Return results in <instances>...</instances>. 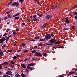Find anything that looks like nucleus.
Here are the masks:
<instances>
[{
  "instance_id": "32",
  "label": "nucleus",
  "mask_w": 77,
  "mask_h": 77,
  "mask_svg": "<svg viewBox=\"0 0 77 77\" xmlns=\"http://www.w3.org/2000/svg\"><path fill=\"white\" fill-rule=\"evenodd\" d=\"M69 29V28H64L63 29V30L65 31V30H68Z\"/></svg>"
},
{
  "instance_id": "27",
  "label": "nucleus",
  "mask_w": 77,
  "mask_h": 77,
  "mask_svg": "<svg viewBox=\"0 0 77 77\" xmlns=\"http://www.w3.org/2000/svg\"><path fill=\"white\" fill-rule=\"evenodd\" d=\"M21 75L22 77H26V76L25 75H24V74H23V73L21 74Z\"/></svg>"
},
{
  "instance_id": "24",
  "label": "nucleus",
  "mask_w": 77,
  "mask_h": 77,
  "mask_svg": "<svg viewBox=\"0 0 77 77\" xmlns=\"http://www.w3.org/2000/svg\"><path fill=\"white\" fill-rule=\"evenodd\" d=\"M20 18V17L19 16H17L15 17V20H18Z\"/></svg>"
},
{
  "instance_id": "52",
  "label": "nucleus",
  "mask_w": 77,
  "mask_h": 77,
  "mask_svg": "<svg viewBox=\"0 0 77 77\" xmlns=\"http://www.w3.org/2000/svg\"><path fill=\"white\" fill-rule=\"evenodd\" d=\"M17 31V32H18L19 31H20V29L19 28H17V29H16Z\"/></svg>"
},
{
  "instance_id": "36",
  "label": "nucleus",
  "mask_w": 77,
  "mask_h": 77,
  "mask_svg": "<svg viewBox=\"0 0 77 77\" xmlns=\"http://www.w3.org/2000/svg\"><path fill=\"white\" fill-rule=\"evenodd\" d=\"M46 53H44V54H43V55H44L43 56H47V54H46Z\"/></svg>"
},
{
  "instance_id": "7",
  "label": "nucleus",
  "mask_w": 77,
  "mask_h": 77,
  "mask_svg": "<svg viewBox=\"0 0 77 77\" xmlns=\"http://www.w3.org/2000/svg\"><path fill=\"white\" fill-rule=\"evenodd\" d=\"M51 17H52V15H47L46 16V18H47V19H49L50 18H51Z\"/></svg>"
},
{
  "instance_id": "50",
  "label": "nucleus",
  "mask_w": 77,
  "mask_h": 77,
  "mask_svg": "<svg viewBox=\"0 0 77 77\" xmlns=\"http://www.w3.org/2000/svg\"><path fill=\"white\" fill-rule=\"evenodd\" d=\"M23 25H25V23H23L22 24H21V26L22 27H23Z\"/></svg>"
},
{
  "instance_id": "30",
  "label": "nucleus",
  "mask_w": 77,
  "mask_h": 77,
  "mask_svg": "<svg viewBox=\"0 0 77 77\" xmlns=\"http://www.w3.org/2000/svg\"><path fill=\"white\" fill-rule=\"evenodd\" d=\"M0 43H3V42L2 40V39H0Z\"/></svg>"
},
{
  "instance_id": "29",
  "label": "nucleus",
  "mask_w": 77,
  "mask_h": 77,
  "mask_svg": "<svg viewBox=\"0 0 77 77\" xmlns=\"http://www.w3.org/2000/svg\"><path fill=\"white\" fill-rule=\"evenodd\" d=\"M36 17V15H35L34 16H33L32 18V19H34V18H35Z\"/></svg>"
},
{
  "instance_id": "58",
  "label": "nucleus",
  "mask_w": 77,
  "mask_h": 77,
  "mask_svg": "<svg viewBox=\"0 0 77 77\" xmlns=\"http://www.w3.org/2000/svg\"><path fill=\"white\" fill-rule=\"evenodd\" d=\"M31 41H33V42H34L35 41V40L32 39L31 40Z\"/></svg>"
},
{
  "instance_id": "21",
  "label": "nucleus",
  "mask_w": 77,
  "mask_h": 77,
  "mask_svg": "<svg viewBox=\"0 0 77 77\" xmlns=\"http://www.w3.org/2000/svg\"><path fill=\"white\" fill-rule=\"evenodd\" d=\"M34 39H39V36L35 37Z\"/></svg>"
},
{
  "instance_id": "51",
  "label": "nucleus",
  "mask_w": 77,
  "mask_h": 77,
  "mask_svg": "<svg viewBox=\"0 0 77 77\" xmlns=\"http://www.w3.org/2000/svg\"><path fill=\"white\" fill-rule=\"evenodd\" d=\"M9 30H10V29H7L6 30V32H8V31H9Z\"/></svg>"
},
{
  "instance_id": "34",
  "label": "nucleus",
  "mask_w": 77,
  "mask_h": 77,
  "mask_svg": "<svg viewBox=\"0 0 77 77\" xmlns=\"http://www.w3.org/2000/svg\"><path fill=\"white\" fill-rule=\"evenodd\" d=\"M6 47V45H3L2 47V48L3 49H3H4V47Z\"/></svg>"
},
{
  "instance_id": "45",
  "label": "nucleus",
  "mask_w": 77,
  "mask_h": 77,
  "mask_svg": "<svg viewBox=\"0 0 77 77\" xmlns=\"http://www.w3.org/2000/svg\"><path fill=\"white\" fill-rule=\"evenodd\" d=\"M34 21H37V18L36 17L34 19Z\"/></svg>"
},
{
  "instance_id": "9",
  "label": "nucleus",
  "mask_w": 77,
  "mask_h": 77,
  "mask_svg": "<svg viewBox=\"0 0 77 77\" xmlns=\"http://www.w3.org/2000/svg\"><path fill=\"white\" fill-rule=\"evenodd\" d=\"M65 23L67 24H68V23H69V21L68 19H66L65 21Z\"/></svg>"
},
{
  "instance_id": "38",
  "label": "nucleus",
  "mask_w": 77,
  "mask_h": 77,
  "mask_svg": "<svg viewBox=\"0 0 77 77\" xmlns=\"http://www.w3.org/2000/svg\"><path fill=\"white\" fill-rule=\"evenodd\" d=\"M8 18V17H6L4 18V20H7Z\"/></svg>"
},
{
  "instance_id": "23",
  "label": "nucleus",
  "mask_w": 77,
  "mask_h": 77,
  "mask_svg": "<svg viewBox=\"0 0 77 77\" xmlns=\"http://www.w3.org/2000/svg\"><path fill=\"white\" fill-rule=\"evenodd\" d=\"M61 42L60 41H58L55 43V44H60Z\"/></svg>"
},
{
  "instance_id": "4",
  "label": "nucleus",
  "mask_w": 77,
  "mask_h": 77,
  "mask_svg": "<svg viewBox=\"0 0 77 77\" xmlns=\"http://www.w3.org/2000/svg\"><path fill=\"white\" fill-rule=\"evenodd\" d=\"M35 55L36 56L38 57H42V55L41 54L37 52L35 53Z\"/></svg>"
},
{
  "instance_id": "6",
  "label": "nucleus",
  "mask_w": 77,
  "mask_h": 77,
  "mask_svg": "<svg viewBox=\"0 0 77 77\" xmlns=\"http://www.w3.org/2000/svg\"><path fill=\"white\" fill-rule=\"evenodd\" d=\"M48 25V24L47 23H45V24H44L42 27V29H45L46 27H47V26Z\"/></svg>"
},
{
  "instance_id": "42",
  "label": "nucleus",
  "mask_w": 77,
  "mask_h": 77,
  "mask_svg": "<svg viewBox=\"0 0 77 77\" xmlns=\"http://www.w3.org/2000/svg\"><path fill=\"white\" fill-rule=\"evenodd\" d=\"M4 52L3 51H0V54L2 55V54H3Z\"/></svg>"
},
{
  "instance_id": "43",
  "label": "nucleus",
  "mask_w": 77,
  "mask_h": 77,
  "mask_svg": "<svg viewBox=\"0 0 77 77\" xmlns=\"http://www.w3.org/2000/svg\"><path fill=\"white\" fill-rule=\"evenodd\" d=\"M8 52H12V51L11 50H8Z\"/></svg>"
},
{
  "instance_id": "40",
  "label": "nucleus",
  "mask_w": 77,
  "mask_h": 77,
  "mask_svg": "<svg viewBox=\"0 0 77 77\" xmlns=\"http://www.w3.org/2000/svg\"><path fill=\"white\" fill-rule=\"evenodd\" d=\"M12 16H11L10 15H9L8 16V18H11L12 17Z\"/></svg>"
},
{
  "instance_id": "39",
  "label": "nucleus",
  "mask_w": 77,
  "mask_h": 77,
  "mask_svg": "<svg viewBox=\"0 0 77 77\" xmlns=\"http://www.w3.org/2000/svg\"><path fill=\"white\" fill-rule=\"evenodd\" d=\"M13 58L14 59H16L17 58V57L14 56L13 57Z\"/></svg>"
},
{
  "instance_id": "60",
  "label": "nucleus",
  "mask_w": 77,
  "mask_h": 77,
  "mask_svg": "<svg viewBox=\"0 0 77 77\" xmlns=\"http://www.w3.org/2000/svg\"><path fill=\"white\" fill-rule=\"evenodd\" d=\"M34 48H38V46H34Z\"/></svg>"
},
{
  "instance_id": "5",
  "label": "nucleus",
  "mask_w": 77,
  "mask_h": 77,
  "mask_svg": "<svg viewBox=\"0 0 77 77\" xmlns=\"http://www.w3.org/2000/svg\"><path fill=\"white\" fill-rule=\"evenodd\" d=\"M6 74L7 75H12V73L11 71H8L6 72Z\"/></svg>"
},
{
  "instance_id": "54",
  "label": "nucleus",
  "mask_w": 77,
  "mask_h": 77,
  "mask_svg": "<svg viewBox=\"0 0 77 77\" xmlns=\"http://www.w3.org/2000/svg\"><path fill=\"white\" fill-rule=\"evenodd\" d=\"M38 46H42V43H40V44H38Z\"/></svg>"
},
{
  "instance_id": "13",
  "label": "nucleus",
  "mask_w": 77,
  "mask_h": 77,
  "mask_svg": "<svg viewBox=\"0 0 77 77\" xmlns=\"http://www.w3.org/2000/svg\"><path fill=\"white\" fill-rule=\"evenodd\" d=\"M20 14V13H17V14L13 15V16L12 17L14 18V17H17V16H18V15H19Z\"/></svg>"
},
{
  "instance_id": "26",
  "label": "nucleus",
  "mask_w": 77,
  "mask_h": 77,
  "mask_svg": "<svg viewBox=\"0 0 77 77\" xmlns=\"http://www.w3.org/2000/svg\"><path fill=\"white\" fill-rule=\"evenodd\" d=\"M22 45L23 47H25L26 46V43H22Z\"/></svg>"
},
{
  "instance_id": "31",
  "label": "nucleus",
  "mask_w": 77,
  "mask_h": 77,
  "mask_svg": "<svg viewBox=\"0 0 77 77\" xmlns=\"http://www.w3.org/2000/svg\"><path fill=\"white\" fill-rule=\"evenodd\" d=\"M36 51L35 50L32 51L31 52L32 53H35Z\"/></svg>"
},
{
  "instance_id": "1",
  "label": "nucleus",
  "mask_w": 77,
  "mask_h": 77,
  "mask_svg": "<svg viewBox=\"0 0 77 77\" xmlns=\"http://www.w3.org/2000/svg\"><path fill=\"white\" fill-rule=\"evenodd\" d=\"M50 42L51 44L46 43V45H52L53 44H54V43L56 42V40L54 39H52L50 40Z\"/></svg>"
},
{
  "instance_id": "35",
  "label": "nucleus",
  "mask_w": 77,
  "mask_h": 77,
  "mask_svg": "<svg viewBox=\"0 0 77 77\" xmlns=\"http://www.w3.org/2000/svg\"><path fill=\"white\" fill-rule=\"evenodd\" d=\"M30 58H27V59H25L24 60V61H26V60H30Z\"/></svg>"
},
{
  "instance_id": "37",
  "label": "nucleus",
  "mask_w": 77,
  "mask_h": 77,
  "mask_svg": "<svg viewBox=\"0 0 77 77\" xmlns=\"http://www.w3.org/2000/svg\"><path fill=\"white\" fill-rule=\"evenodd\" d=\"M73 14L74 15H77V12H74L73 13Z\"/></svg>"
},
{
  "instance_id": "64",
  "label": "nucleus",
  "mask_w": 77,
  "mask_h": 77,
  "mask_svg": "<svg viewBox=\"0 0 77 77\" xmlns=\"http://www.w3.org/2000/svg\"><path fill=\"white\" fill-rule=\"evenodd\" d=\"M2 68V66L0 65V69H1Z\"/></svg>"
},
{
  "instance_id": "47",
  "label": "nucleus",
  "mask_w": 77,
  "mask_h": 77,
  "mask_svg": "<svg viewBox=\"0 0 77 77\" xmlns=\"http://www.w3.org/2000/svg\"><path fill=\"white\" fill-rule=\"evenodd\" d=\"M13 35H16V32H15L14 31V32H13Z\"/></svg>"
},
{
  "instance_id": "22",
  "label": "nucleus",
  "mask_w": 77,
  "mask_h": 77,
  "mask_svg": "<svg viewBox=\"0 0 77 77\" xmlns=\"http://www.w3.org/2000/svg\"><path fill=\"white\" fill-rule=\"evenodd\" d=\"M45 41V39H41L39 40L40 41Z\"/></svg>"
},
{
  "instance_id": "8",
  "label": "nucleus",
  "mask_w": 77,
  "mask_h": 77,
  "mask_svg": "<svg viewBox=\"0 0 77 77\" xmlns=\"http://www.w3.org/2000/svg\"><path fill=\"white\" fill-rule=\"evenodd\" d=\"M27 68H28L29 69H30V70H33L34 69V67H32L31 66H27Z\"/></svg>"
},
{
  "instance_id": "41",
  "label": "nucleus",
  "mask_w": 77,
  "mask_h": 77,
  "mask_svg": "<svg viewBox=\"0 0 77 77\" xmlns=\"http://www.w3.org/2000/svg\"><path fill=\"white\" fill-rule=\"evenodd\" d=\"M10 63H11V64H13V65H14V62L13 61H11V62H10Z\"/></svg>"
},
{
  "instance_id": "53",
  "label": "nucleus",
  "mask_w": 77,
  "mask_h": 77,
  "mask_svg": "<svg viewBox=\"0 0 77 77\" xmlns=\"http://www.w3.org/2000/svg\"><path fill=\"white\" fill-rule=\"evenodd\" d=\"M39 17H42V14H41L39 15Z\"/></svg>"
},
{
  "instance_id": "11",
  "label": "nucleus",
  "mask_w": 77,
  "mask_h": 77,
  "mask_svg": "<svg viewBox=\"0 0 77 77\" xmlns=\"http://www.w3.org/2000/svg\"><path fill=\"white\" fill-rule=\"evenodd\" d=\"M21 66L23 68H26V66L24 64H21Z\"/></svg>"
},
{
  "instance_id": "17",
  "label": "nucleus",
  "mask_w": 77,
  "mask_h": 77,
  "mask_svg": "<svg viewBox=\"0 0 77 77\" xmlns=\"http://www.w3.org/2000/svg\"><path fill=\"white\" fill-rule=\"evenodd\" d=\"M15 76L16 77H20V75H19L18 73L16 74Z\"/></svg>"
},
{
  "instance_id": "48",
  "label": "nucleus",
  "mask_w": 77,
  "mask_h": 77,
  "mask_svg": "<svg viewBox=\"0 0 77 77\" xmlns=\"http://www.w3.org/2000/svg\"><path fill=\"white\" fill-rule=\"evenodd\" d=\"M11 36H12V35H10L8 37H7V38L8 39H9V38H11Z\"/></svg>"
},
{
  "instance_id": "59",
  "label": "nucleus",
  "mask_w": 77,
  "mask_h": 77,
  "mask_svg": "<svg viewBox=\"0 0 77 77\" xmlns=\"http://www.w3.org/2000/svg\"><path fill=\"white\" fill-rule=\"evenodd\" d=\"M72 29H73V30H74V26H73L72 27Z\"/></svg>"
},
{
  "instance_id": "62",
  "label": "nucleus",
  "mask_w": 77,
  "mask_h": 77,
  "mask_svg": "<svg viewBox=\"0 0 77 77\" xmlns=\"http://www.w3.org/2000/svg\"><path fill=\"white\" fill-rule=\"evenodd\" d=\"M76 8V6H75L73 7V9H75V8Z\"/></svg>"
},
{
  "instance_id": "56",
  "label": "nucleus",
  "mask_w": 77,
  "mask_h": 77,
  "mask_svg": "<svg viewBox=\"0 0 77 77\" xmlns=\"http://www.w3.org/2000/svg\"><path fill=\"white\" fill-rule=\"evenodd\" d=\"M23 0H20L19 1V2H21V3H23Z\"/></svg>"
},
{
  "instance_id": "10",
  "label": "nucleus",
  "mask_w": 77,
  "mask_h": 77,
  "mask_svg": "<svg viewBox=\"0 0 77 77\" xmlns=\"http://www.w3.org/2000/svg\"><path fill=\"white\" fill-rule=\"evenodd\" d=\"M75 72L71 71L69 73V75H71V74H73Z\"/></svg>"
},
{
  "instance_id": "14",
  "label": "nucleus",
  "mask_w": 77,
  "mask_h": 77,
  "mask_svg": "<svg viewBox=\"0 0 77 77\" xmlns=\"http://www.w3.org/2000/svg\"><path fill=\"white\" fill-rule=\"evenodd\" d=\"M12 0H11L10 3H8L7 4V6H9V5H11V4H12Z\"/></svg>"
},
{
  "instance_id": "55",
  "label": "nucleus",
  "mask_w": 77,
  "mask_h": 77,
  "mask_svg": "<svg viewBox=\"0 0 77 77\" xmlns=\"http://www.w3.org/2000/svg\"><path fill=\"white\" fill-rule=\"evenodd\" d=\"M20 51H21V49H20V50H17V52H20Z\"/></svg>"
},
{
  "instance_id": "46",
  "label": "nucleus",
  "mask_w": 77,
  "mask_h": 77,
  "mask_svg": "<svg viewBox=\"0 0 77 77\" xmlns=\"http://www.w3.org/2000/svg\"><path fill=\"white\" fill-rule=\"evenodd\" d=\"M7 33H5V34H4L3 35L4 36H6L7 35Z\"/></svg>"
},
{
  "instance_id": "63",
  "label": "nucleus",
  "mask_w": 77,
  "mask_h": 77,
  "mask_svg": "<svg viewBox=\"0 0 77 77\" xmlns=\"http://www.w3.org/2000/svg\"><path fill=\"white\" fill-rule=\"evenodd\" d=\"M75 19H77V15L75 16Z\"/></svg>"
},
{
  "instance_id": "61",
  "label": "nucleus",
  "mask_w": 77,
  "mask_h": 77,
  "mask_svg": "<svg viewBox=\"0 0 77 77\" xmlns=\"http://www.w3.org/2000/svg\"><path fill=\"white\" fill-rule=\"evenodd\" d=\"M51 36H52V37H53V36H54V34H52L51 35Z\"/></svg>"
},
{
  "instance_id": "33",
  "label": "nucleus",
  "mask_w": 77,
  "mask_h": 77,
  "mask_svg": "<svg viewBox=\"0 0 77 77\" xmlns=\"http://www.w3.org/2000/svg\"><path fill=\"white\" fill-rule=\"evenodd\" d=\"M28 51H28V50H25V51H23V53H27V52H28Z\"/></svg>"
},
{
  "instance_id": "15",
  "label": "nucleus",
  "mask_w": 77,
  "mask_h": 77,
  "mask_svg": "<svg viewBox=\"0 0 77 77\" xmlns=\"http://www.w3.org/2000/svg\"><path fill=\"white\" fill-rule=\"evenodd\" d=\"M25 71L26 72H27V73H29V69H28V68H27L26 70H25Z\"/></svg>"
},
{
  "instance_id": "44",
  "label": "nucleus",
  "mask_w": 77,
  "mask_h": 77,
  "mask_svg": "<svg viewBox=\"0 0 77 77\" xmlns=\"http://www.w3.org/2000/svg\"><path fill=\"white\" fill-rule=\"evenodd\" d=\"M8 40H9V39L8 38H7V39H6V43H7Z\"/></svg>"
},
{
  "instance_id": "28",
  "label": "nucleus",
  "mask_w": 77,
  "mask_h": 77,
  "mask_svg": "<svg viewBox=\"0 0 77 77\" xmlns=\"http://www.w3.org/2000/svg\"><path fill=\"white\" fill-rule=\"evenodd\" d=\"M57 48H63V46H58L57 47Z\"/></svg>"
},
{
  "instance_id": "19",
  "label": "nucleus",
  "mask_w": 77,
  "mask_h": 77,
  "mask_svg": "<svg viewBox=\"0 0 77 77\" xmlns=\"http://www.w3.org/2000/svg\"><path fill=\"white\" fill-rule=\"evenodd\" d=\"M12 10H11L9 11H7L6 13L7 14H9L10 13H12Z\"/></svg>"
},
{
  "instance_id": "16",
  "label": "nucleus",
  "mask_w": 77,
  "mask_h": 77,
  "mask_svg": "<svg viewBox=\"0 0 77 77\" xmlns=\"http://www.w3.org/2000/svg\"><path fill=\"white\" fill-rule=\"evenodd\" d=\"M35 65V64H34L33 63H30L28 65V66H33V65Z\"/></svg>"
},
{
  "instance_id": "49",
  "label": "nucleus",
  "mask_w": 77,
  "mask_h": 77,
  "mask_svg": "<svg viewBox=\"0 0 77 77\" xmlns=\"http://www.w3.org/2000/svg\"><path fill=\"white\" fill-rule=\"evenodd\" d=\"M11 67V68H14V65H13V66H12V65H10Z\"/></svg>"
},
{
  "instance_id": "57",
  "label": "nucleus",
  "mask_w": 77,
  "mask_h": 77,
  "mask_svg": "<svg viewBox=\"0 0 77 77\" xmlns=\"http://www.w3.org/2000/svg\"><path fill=\"white\" fill-rule=\"evenodd\" d=\"M39 0H38V2H37V3L38 4H39Z\"/></svg>"
},
{
  "instance_id": "12",
  "label": "nucleus",
  "mask_w": 77,
  "mask_h": 77,
  "mask_svg": "<svg viewBox=\"0 0 77 77\" xmlns=\"http://www.w3.org/2000/svg\"><path fill=\"white\" fill-rule=\"evenodd\" d=\"M57 7V5H55L52 8V9H56V8Z\"/></svg>"
},
{
  "instance_id": "3",
  "label": "nucleus",
  "mask_w": 77,
  "mask_h": 77,
  "mask_svg": "<svg viewBox=\"0 0 77 77\" xmlns=\"http://www.w3.org/2000/svg\"><path fill=\"white\" fill-rule=\"evenodd\" d=\"M19 4L18 2H15L14 3L12 4L10 6H16V7H18V6H19Z\"/></svg>"
},
{
  "instance_id": "2",
  "label": "nucleus",
  "mask_w": 77,
  "mask_h": 77,
  "mask_svg": "<svg viewBox=\"0 0 77 77\" xmlns=\"http://www.w3.org/2000/svg\"><path fill=\"white\" fill-rule=\"evenodd\" d=\"M45 39L48 40V39H50V38H51V35L50 34H48L45 35Z\"/></svg>"
},
{
  "instance_id": "20",
  "label": "nucleus",
  "mask_w": 77,
  "mask_h": 77,
  "mask_svg": "<svg viewBox=\"0 0 77 77\" xmlns=\"http://www.w3.org/2000/svg\"><path fill=\"white\" fill-rule=\"evenodd\" d=\"M3 77H11L8 75H3Z\"/></svg>"
},
{
  "instance_id": "25",
  "label": "nucleus",
  "mask_w": 77,
  "mask_h": 77,
  "mask_svg": "<svg viewBox=\"0 0 77 77\" xmlns=\"http://www.w3.org/2000/svg\"><path fill=\"white\" fill-rule=\"evenodd\" d=\"M2 41L3 42V41H5L6 40V38H5L4 37L2 38Z\"/></svg>"
},
{
  "instance_id": "18",
  "label": "nucleus",
  "mask_w": 77,
  "mask_h": 77,
  "mask_svg": "<svg viewBox=\"0 0 77 77\" xmlns=\"http://www.w3.org/2000/svg\"><path fill=\"white\" fill-rule=\"evenodd\" d=\"M8 63L7 62H5L4 63H2V65H3L5 64V65H8Z\"/></svg>"
}]
</instances>
